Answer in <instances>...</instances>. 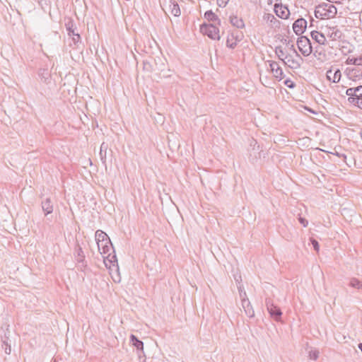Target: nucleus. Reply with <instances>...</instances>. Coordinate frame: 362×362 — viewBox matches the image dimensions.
I'll list each match as a JSON object with an SVG mask.
<instances>
[{"label": "nucleus", "instance_id": "obj_1", "mask_svg": "<svg viewBox=\"0 0 362 362\" xmlns=\"http://www.w3.org/2000/svg\"><path fill=\"white\" fill-rule=\"evenodd\" d=\"M98 248L100 254L103 255H107V256H103L104 262L106 266H107V262H109L110 265L116 266L118 268L117 259L116 255L115 254V251L113 249L112 244L110 240V243L106 244L104 243H98Z\"/></svg>", "mask_w": 362, "mask_h": 362}, {"label": "nucleus", "instance_id": "obj_2", "mask_svg": "<svg viewBox=\"0 0 362 362\" xmlns=\"http://www.w3.org/2000/svg\"><path fill=\"white\" fill-rule=\"evenodd\" d=\"M337 9L333 4L322 3L315 7V16L319 19H330L335 17Z\"/></svg>", "mask_w": 362, "mask_h": 362}, {"label": "nucleus", "instance_id": "obj_3", "mask_svg": "<svg viewBox=\"0 0 362 362\" xmlns=\"http://www.w3.org/2000/svg\"><path fill=\"white\" fill-rule=\"evenodd\" d=\"M290 49H291L295 54L296 57H293L291 55L288 54L284 57V62H282L284 65H287L289 68L292 69H298L300 67L301 63L303 62V58L297 52L295 49L294 45H291Z\"/></svg>", "mask_w": 362, "mask_h": 362}, {"label": "nucleus", "instance_id": "obj_4", "mask_svg": "<svg viewBox=\"0 0 362 362\" xmlns=\"http://www.w3.org/2000/svg\"><path fill=\"white\" fill-rule=\"evenodd\" d=\"M325 37H328L331 41L341 40L343 37L342 31L339 27L334 24L327 25L322 27Z\"/></svg>", "mask_w": 362, "mask_h": 362}, {"label": "nucleus", "instance_id": "obj_5", "mask_svg": "<svg viewBox=\"0 0 362 362\" xmlns=\"http://www.w3.org/2000/svg\"><path fill=\"white\" fill-rule=\"evenodd\" d=\"M297 45L303 56L308 57L312 53L311 42L306 36H300L297 40Z\"/></svg>", "mask_w": 362, "mask_h": 362}, {"label": "nucleus", "instance_id": "obj_6", "mask_svg": "<svg viewBox=\"0 0 362 362\" xmlns=\"http://www.w3.org/2000/svg\"><path fill=\"white\" fill-rule=\"evenodd\" d=\"M65 26L68 35L71 37L74 45L77 46L78 43L81 42V36L78 33L75 32L76 25L74 21L69 18L65 23Z\"/></svg>", "mask_w": 362, "mask_h": 362}, {"label": "nucleus", "instance_id": "obj_7", "mask_svg": "<svg viewBox=\"0 0 362 362\" xmlns=\"http://www.w3.org/2000/svg\"><path fill=\"white\" fill-rule=\"evenodd\" d=\"M266 306L271 317H272L274 320L277 322L280 321L282 315V312L278 306L274 304L273 300L272 299H266Z\"/></svg>", "mask_w": 362, "mask_h": 362}, {"label": "nucleus", "instance_id": "obj_8", "mask_svg": "<svg viewBox=\"0 0 362 362\" xmlns=\"http://www.w3.org/2000/svg\"><path fill=\"white\" fill-rule=\"evenodd\" d=\"M163 9L166 13H170L175 17H178L181 14L180 6L175 0H169V1L165 4V8Z\"/></svg>", "mask_w": 362, "mask_h": 362}, {"label": "nucleus", "instance_id": "obj_9", "mask_svg": "<svg viewBox=\"0 0 362 362\" xmlns=\"http://www.w3.org/2000/svg\"><path fill=\"white\" fill-rule=\"evenodd\" d=\"M201 29L209 38L212 40H220L219 29L215 25L210 24L205 25L204 28L202 27Z\"/></svg>", "mask_w": 362, "mask_h": 362}, {"label": "nucleus", "instance_id": "obj_10", "mask_svg": "<svg viewBox=\"0 0 362 362\" xmlns=\"http://www.w3.org/2000/svg\"><path fill=\"white\" fill-rule=\"evenodd\" d=\"M267 62L269 63L270 70L273 74V76L278 81H281V79H283L284 78V74L278 62L275 61H267Z\"/></svg>", "mask_w": 362, "mask_h": 362}, {"label": "nucleus", "instance_id": "obj_11", "mask_svg": "<svg viewBox=\"0 0 362 362\" xmlns=\"http://www.w3.org/2000/svg\"><path fill=\"white\" fill-rule=\"evenodd\" d=\"M307 21L303 18H299L296 20L293 24V32L297 35H302L307 28Z\"/></svg>", "mask_w": 362, "mask_h": 362}, {"label": "nucleus", "instance_id": "obj_12", "mask_svg": "<svg viewBox=\"0 0 362 362\" xmlns=\"http://www.w3.org/2000/svg\"><path fill=\"white\" fill-rule=\"evenodd\" d=\"M274 12L282 19H287L290 15L288 7L283 6L281 3H276V5H274Z\"/></svg>", "mask_w": 362, "mask_h": 362}, {"label": "nucleus", "instance_id": "obj_13", "mask_svg": "<svg viewBox=\"0 0 362 362\" xmlns=\"http://www.w3.org/2000/svg\"><path fill=\"white\" fill-rule=\"evenodd\" d=\"M241 35L238 33V32H233L228 35L226 40V46L229 48L234 49L237 42L241 40Z\"/></svg>", "mask_w": 362, "mask_h": 362}, {"label": "nucleus", "instance_id": "obj_14", "mask_svg": "<svg viewBox=\"0 0 362 362\" xmlns=\"http://www.w3.org/2000/svg\"><path fill=\"white\" fill-rule=\"evenodd\" d=\"M310 36L313 40L317 42L321 45H326L328 44V42L326 39L325 35L324 34V31L322 30L321 32H318L313 30L310 32Z\"/></svg>", "mask_w": 362, "mask_h": 362}, {"label": "nucleus", "instance_id": "obj_15", "mask_svg": "<svg viewBox=\"0 0 362 362\" xmlns=\"http://www.w3.org/2000/svg\"><path fill=\"white\" fill-rule=\"evenodd\" d=\"M40 81L46 85L51 83L52 76L47 68H40L37 72Z\"/></svg>", "mask_w": 362, "mask_h": 362}, {"label": "nucleus", "instance_id": "obj_16", "mask_svg": "<svg viewBox=\"0 0 362 362\" xmlns=\"http://www.w3.org/2000/svg\"><path fill=\"white\" fill-rule=\"evenodd\" d=\"M327 78L333 83H338L340 81L341 74L339 69L335 71L329 69L327 71Z\"/></svg>", "mask_w": 362, "mask_h": 362}, {"label": "nucleus", "instance_id": "obj_17", "mask_svg": "<svg viewBox=\"0 0 362 362\" xmlns=\"http://www.w3.org/2000/svg\"><path fill=\"white\" fill-rule=\"evenodd\" d=\"M242 306L245 313V315L249 317H252L255 315V312L252 308V306L248 300V298H243L242 299Z\"/></svg>", "mask_w": 362, "mask_h": 362}, {"label": "nucleus", "instance_id": "obj_18", "mask_svg": "<svg viewBox=\"0 0 362 362\" xmlns=\"http://www.w3.org/2000/svg\"><path fill=\"white\" fill-rule=\"evenodd\" d=\"M41 205L45 216L52 213L53 204L49 198H46L44 201H42Z\"/></svg>", "mask_w": 362, "mask_h": 362}, {"label": "nucleus", "instance_id": "obj_19", "mask_svg": "<svg viewBox=\"0 0 362 362\" xmlns=\"http://www.w3.org/2000/svg\"><path fill=\"white\" fill-rule=\"evenodd\" d=\"M95 240L96 243H104L105 242L106 244L110 243V238L107 236V235L103 232V230H98L95 232Z\"/></svg>", "mask_w": 362, "mask_h": 362}, {"label": "nucleus", "instance_id": "obj_20", "mask_svg": "<svg viewBox=\"0 0 362 362\" xmlns=\"http://www.w3.org/2000/svg\"><path fill=\"white\" fill-rule=\"evenodd\" d=\"M264 21L269 23L272 27H278L280 24L279 20L272 13H265L263 16Z\"/></svg>", "mask_w": 362, "mask_h": 362}, {"label": "nucleus", "instance_id": "obj_21", "mask_svg": "<svg viewBox=\"0 0 362 362\" xmlns=\"http://www.w3.org/2000/svg\"><path fill=\"white\" fill-rule=\"evenodd\" d=\"M230 23L237 28H243L245 27L243 20L237 16H230Z\"/></svg>", "mask_w": 362, "mask_h": 362}, {"label": "nucleus", "instance_id": "obj_22", "mask_svg": "<svg viewBox=\"0 0 362 362\" xmlns=\"http://www.w3.org/2000/svg\"><path fill=\"white\" fill-rule=\"evenodd\" d=\"M130 341L134 346H135L138 350H143L144 349V343L141 340H139L135 335L131 334Z\"/></svg>", "mask_w": 362, "mask_h": 362}, {"label": "nucleus", "instance_id": "obj_23", "mask_svg": "<svg viewBox=\"0 0 362 362\" xmlns=\"http://www.w3.org/2000/svg\"><path fill=\"white\" fill-rule=\"evenodd\" d=\"M204 18L209 21H215L218 20V16L211 10L205 12Z\"/></svg>", "mask_w": 362, "mask_h": 362}, {"label": "nucleus", "instance_id": "obj_24", "mask_svg": "<svg viewBox=\"0 0 362 362\" xmlns=\"http://www.w3.org/2000/svg\"><path fill=\"white\" fill-rule=\"evenodd\" d=\"M349 286L358 289H362V281L358 279L353 278L350 280Z\"/></svg>", "mask_w": 362, "mask_h": 362}, {"label": "nucleus", "instance_id": "obj_25", "mask_svg": "<svg viewBox=\"0 0 362 362\" xmlns=\"http://www.w3.org/2000/svg\"><path fill=\"white\" fill-rule=\"evenodd\" d=\"M347 63L350 64H354L357 66L362 65V54L358 57L349 58Z\"/></svg>", "mask_w": 362, "mask_h": 362}, {"label": "nucleus", "instance_id": "obj_26", "mask_svg": "<svg viewBox=\"0 0 362 362\" xmlns=\"http://www.w3.org/2000/svg\"><path fill=\"white\" fill-rule=\"evenodd\" d=\"M107 149V144H106L105 143L103 142L100 146V158L103 163L105 162Z\"/></svg>", "mask_w": 362, "mask_h": 362}, {"label": "nucleus", "instance_id": "obj_27", "mask_svg": "<svg viewBox=\"0 0 362 362\" xmlns=\"http://www.w3.org/2000/svg\"><path fill=\"white\" fill-rule=\"evenodd\" d=\"M76 260L78 262H83L85 258V255L83 253V251L82 250V248L80 246H78V248L76 249Z\"/></svg>", "mask_w": 362, "mask_h": 362}, {"label": "nucleus", "instance_id": "obj_28", "mask_svg": "<svg viewBox=\"0 0 362 362\" xmlns=\"http://www.w3.org/2000/svg\"><path fill=\"white\" fill-rule=\"evenodd\" d=\"M275 53L277 55L279 60L284 62V52L281 46L276 47Z\"/></svg>", "mask_w": 362, "mask_h": 362}, {"label": "nucleus", "instance_id": "obj_29", "mask_svg": "<svg viewBox=\"0 0 362 362\" xmlns=\"http://www.w3.org/2000/svg\"><path fill=\"white\" fill-rule=\"evenodd\" d=\"M356 88H349L346 90V94L349 96L348 100L350 103L351 98L356 97Z\"/></svg>", "mask_w": 362, "mask_h": 362}, {"label": "nucleus", "instance_id": "obj_30", "mask_svg": "<svg viewBox=\"0 0 362 362\" xmlns=\"http://www.w3.org/2000/svg\"><path fill=\"white\" fill-rule=\"evenodd\" d=\"M350 103H352L362 109V98H351Z\"/></svg>", "mask_w": 362, "mask_h": 362}, {"label": "nucleus", "instance_id": "obj_31", "mask_svg": "<svg viewBox=\"0 0 362 362\" xmlns=\"http://www.w3.org/2000/svg\"><path fill=\"white\" fill-rule=\"evenodd\" d=\"M319 354L318 350H311L309 351V357L310 359L317 360L319 357Z\"/></svg>", "mask_w": 362, "mask_h": 362}, {"label": "nucleus", "instance_id": "obj_32", "mask_svg": "<svg viewBox=\"0 0 362 362\" xmlns=\"http://www.w3.org/2000/svg\"><path fill=\"white\" fill-rule=\"evenodd\" d=\"M2 348L4 349V352L6 354H10L11 351V345L8 344L6 341H3Z\"/></svg>", "mask_w": 362, "mask_h": 362}, {"label": "nucleus", "instance_id": "obj_33", "mask_svg": "<svg viewBox=\"0 0 362 362\" xmlns=\"http://www.w3.org/2000/svg\"><path fill=\"white\" fill-rule=\"evenodd\" d=\"M238 289L240 297L241 300L243 298H246V297H247L246 292L244 291L243 285H241V284L238 285Z\"/></svg>", "mask_w": 362, "mask_h": 362}, {"label": "nucleus", "instance_id": "obj_34", "mask_svg": "<svg viewBox=\"0 0 362 362\" xmlns=\"http://www.w3.org/2000/svg\"><path fill=\"white\" fill-rule=\"evenodd\" d=\"M356 97L357 98H362V86L356 87Z\"/></svg>", "mask_w": 362, "mask_h": 362}, {"label": "nucleus", "instance_id": "obj_35", "mask_svg": "<svg viewBox=\"0 0 362 362\" xmlns=\"http://www.w3.org/2000/svg\"><path fill=\"white\" fill-rule=\"evenodd\" d=\"M310 242H311V244L313 246L314 250L315 251L318 252L319 249H320V245H319L318 242L316 240H315L314 238H311L310 239Z\"/></svg>", "mask_w": 362, "mask_h": 362}, {"label": "nucleus", "instance_id": "obj_36", "mask_svg": "<svg viewBox=\"0 0 362 362\" xmlns=\"http://www.w3.org/2000/svg\"><path fill=\"white\" fill-rule=\"evenodd\" d=\"M284 84L289 88H293L296 86L295 83L291 79H286L284 81Z\"/></svg>", "mask_w": 362, "mask_h": 362}, {"label": "nucleus", "instance_id": "obj_37", "mask_svg": "<svg viewBox=\"0 0 362 362\" xmlns=\"http://www.w3.org/2000/svg\"><path fill=\"white\" fill-rule=\"evenodd\" d=\"M228 1L229 0H217V4L220 7H225L228 4Z\"/></svg>", "mask_w": 362, "mask_h": 362}, {"label": "nucleus", "instance_id": "obj_38", "mask_svg": "<svg viewBox=\"0 0 362 362\" xmlns=\"http://www.w3.org/2000/svg\"><path fill=\"white\" fill-rule=\"evenodd\" d=\"M298 221L303 226V227H306L308 224V221L305 218L299 217Z\"/></svg>", "mask_w": 362, "mask_h": 362}, {"label": "nucleus", "instance_id": "obj_39", "mask_svg": "<svg viewBox=\"0 0 362 362\" xmlns=\"http://www.w3.org/2000/svg\"><path fill=\"white\" fill-rule=\"evenodd\" d=\"M314 22H315V20L313 19V17L310 16L309 28L314 27V24H313Z\"/></svg>", "mask_w": 362, "mask_h": 362}, {"label": "nucleus", "instance_id": "obj_40", "mask_svg": "<svg viewBox=\"0 0 362 362\" xmlns=\"http://www.w3.org/2000/svg\"><path fill=\"white\" fill-rule=\"evenodd\" d=\"M284 44H286V45H288V47H291V45H293L292 43L291 44V40H286V39H284V41H282Z\"/></svg>", "mask_w": 362, "mask_h": 362}, {"label": "nucleus", "instance_id": "obj_41", "mask_svg": "<svg viewBox=\"0 0 362 362\" xmlns=\"http://www.w3.org/2000/svg\"><path fill=\"white\" fill-rule=\"evenodd\" d=\"M329 2H332L335 4H341L342 0H327Z\"/></svg>", "mask_w": 362, "mask_h": 362}, {"label": "nucleus", "instance_id": "obj_42", "mask_svg": "<svg viewBox=\"0 0 362 362\" xmlns=\"http://www.w3.org/2000/svg\"><path fill=\"white\" fill-rule=\"evenodd\" d=\"M235 281L239 284V285L240 284V281H242L241 279V276H238V277L236 276H235Z\"/></svg>", "mask_w": 362, "mask_h": 362}, {"label": "nucleus", "instance_id": "obj_43", "mask_svg": "<svg viewBox=\"0 0 362 362\" xmlns=\"http://www.w3.org/2000/svg\"><path fill=\"white\" fill-rule=\"evenodd\" d=\"M274 2V5H276V3H281V0H269V4H272Z\"/></svg>", "mask_w": 362, "mask_h": 362}, {"label": "nucleus", "instance_id": "obj_44", "mask_svg": "<svg viewBox=\"0 0 362 362\" xmlns=\"http://www.w3.org/2000/svg\"><path fill=\"white\" fill-rule=\"evenodd\" d=\"M358 347L361 350V351L362 352V343H359L358 345Z\"/></svg>", "mask_w": 362, "mask_h": 362}]
</instances>
